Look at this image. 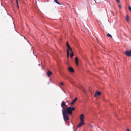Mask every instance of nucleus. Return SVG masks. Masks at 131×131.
<instances>
[{"label": "nucleus", "instance_id": "nucleus-1", "mask_svg": "<svg viewBox=\"0 0 131 131\" xmlns=\"http://www.w3.org/2000/svg\"><path fill=\"white\" fill-rule=\"evenodd\" d=\"M75 109L74 107L70 106L67 107L66 109L65 108L63 110L66 113L69 115H71L72 114V111L74 110Z\"/></svg>", "mask_w": 131, "mask_h": 131}, {"label": "nucleus", "instance_id": "nucleus-2", "mask_svg": "<svg viewBox=\"0 0 131 131\" xmlns=\"http://www.w3.org/2000/svg\"><path fill=\"white\" fill-rule=\"evenodd\" d=\"M63 117L64 120L65 122H66L69 120V118L68 117V114L66 113L63 110H62Z\"/></svg>", "mask_w": 131, "mask_h": 131}, {"label": "nucleus", "instance_id": "nucleus-3", "mask_svg": "<svg viewBox=\"0 0 131 131\" xmlns=\"http://www.w3.org/2000/svg\"><path fill=\"white\" fill-rule=\"evenodd\" d=\"M125 54L128 57L131 56V49L130 51H126L125 52Z\"/></svg>", "mask_w": 131, "mask_h": 131}, {"label": "nucleus", "instance_id": "nucleus-4", "mask_svg": "<svg viewBox=\"0 0 131 131\" xmlns=\"http://www.w3.org/2000/svg\"><path fill=\"white\" fill-rule=\"evenodd\" d=\"M84 119V115L83 114H82L80 115V119L81 121L83 122Z\"/></svg>", "mask_w": 131, "mask_h": 131}, {"label": "nucleus", "instance_id": "nucleus-5", "mask_svg": "<svg viewBox=\"0 0 131 131\" xmlns=\"http://www.w3.org/2000/svg\"><path fill=\"white\" fill-rule=\"evenodd\" d=\"M66 106V105L65 103L64 102H63L61 104V106L62 108V110H65V108H64V107Z\"/></svg>", "mask_w": 131, "mask_h": 131}, {"label": "nucleus", "instance_id": "nucleus-6", "mask_svg": "<svg viewBox=\"0 0 131 131\" xmlns=\"http://www.w3.org/2000/svg\"><path fill=\"white\" fill-rule=\"evenodd\" d=\"M101 93L100 92L96 91L94 95V96L95 97H96L97 96H99L101 95Z\"/></svg>", "mask_w": 131, "mask_h": 131}, {"label": "nucleus", "instance_id": "nucleus-7", "mask_svg": "<svg viewBox=\"0 0 131 131\" xmlns=\"http://www.w3.org/2000/svg\"><path fill=\"white\" fill-rule=\"evenodd\" d=\"M81 122V123L78 125L77 127H80L84 124V123H83V122Z\"/></svg>", "mask_w": 131, "mask_h": 131}, {"label": "nucleus", "instance_id": "nucleus-8", "mask_svg": "<svg viewBox=\"0 0 131 131\" xmlns=\"http://www.w3.org/2000/svg\"><path fill=\"white\" fill-rule=\"evenodd\" d=\"M69 70L71 72H74V69L71 67H69L68 68Z\"/></svg>", "mask_w": 131, "mask_h": 131}, {"label": "nucleus", "instance_id": "nucleus-9", "mask_svg": "<svg viewBox=\"0 0 131 131\" xmlns=\"http://www.w3.org/2000/svg\"><path fill=\"white\" fill-rule=\"evenodd\" d=\"M52 74V73L49 70H48L47 72V75L48 77H50Z\"/></svg>", "mask_w": 131, "mask_h": 131}, {"label": "nucleus", "instance_id": "nucleus-10", "mask_svg": "<svg viewBox=\"0 0 131 131\" xmlns=\"http://www.w3.org/2000/svg\"><path fill=\"white\" fill-rule=\"evenodd\" d=\"M75 61L76 65L78 66V65L79 60H78V58L77 57H76L75 58Z\"/></svg>", "mask_w": 131, "mask_h": 131}, {"label": "nucleus", "instance_id": "nucleus-11", "mask_svg": "<svg viewBox=\"0 0 131 131\" xmlns=\"http://www.w3.org/2000/svg\"><path fill=\"white\" fill-rule=\"evenodd\" d=\"M77 99V98H75L73 100V101L70 103L71 105H72L74 104L75 101H76Z\"/></svg>", "mask_w": 131, "mask_h": 131}, {"label": "nucleus", "instance_id": "nucleus-12", "mask_svg": "<svg viewBox=\"0 0 131 131\" xmlns=\"http://www.w3.org/2000/svg\"><path fill=\"white\" fill-rule=\"evenodd\" d=\"M67 57L68 58L69 56V50L68 49H67Z\"/></svg>", "mask_w": 131, "mask_h": 131}, {"label": "nucleus", "instance_id": "nucleus-13", "mask_svg": "<svg viewBox=\"0 0 131 131\" xmlns=\"http://www.w3.org/2000/svg\"><path fill=\"white\" fill-rule=\"evenodd\" d=\"M74 54L73 51H72V52H71V54L70 55V57L71 58H72L73 56H74Z\"/></svg>", "mask_w": 131, "mask_h": 131}, {"label": "nucleus", "instance_id": "nucleus-14", "mask_svg": "<svg viewBox=\"0 0 131 131\" xmlns=\"http://www.w3.org/2000/svg\"><path fill=\"white\" fill-rule=\"evenodd\" d=\"M54 0V2H56V3L57 4H58L59 5H61V4H60V3L58 2V1H57V0Z\"/></svg>", "mask_w": 131, "mask_h": 131}, {"label": "nucleus", "instance_id": "nucleus-15", "mask_svg": "<svg viewBox=\"0 0 131 131\" xmlns=\"http://www.w3.org/2000/svg\"><path fill=\"white\" fill-rule=\"evenodd\" d=\"M126 19L128 21H129L128 16V15H127L126 16Z\"/></svg>", "mask_w": 131, "mask_h": 131}, {"label": "nucleus", "instance_id": "nucleus-16", "mask_svg": "<svg viewBox=\"0 0 131 131\" xmlns=\"http://www.w3.org/2000/svg\"><path fill=\"white\" fill-rule=\"evenodd\" d=\"M107 36L109 37H110L111 38H112V36L109 33H108L107 34Z\"/></svg>", "mask_w": 131, "mask_h": 131}, {"label": "nucleus", "instance_id": "nucleus-17", "mask_svg": "<svg viewBox=\"0 0 131 131\" xmlns=\"http://www.w3.org/2000/svg\"><path fill=\"white\" fill-rule=\"evenodd\" d=\"M68 48L69 49V50L70 51H71V52H72V48H71V47L70 46H69V47H68Z\"/></svg>", "mask_w": 131, "mask_h": 131}, {"label": "nucleus", "instance_id": "nucleus-18", "mask_svg": "<svg viewBox=\"0 0 131 131\" xmlns=\"http://www.w3.org/2000/svg\"><path fill=\"white\" fill-rule=\"evenodd\" d=\"M66 45L68 48L70 46L68 41L67 42Z\"/></svg>", "mask_w": 131, "mask_h": 131}, {"label": "nucleus", "instance_id": "nucleus-19", "mask_svg": "<svg viewBox=\"0 0 131 131\" xmlns=\"http://www.w3.org/2000/svg\"><path fill=\"white\" fill-rule=\"evenodd\" d=\"M117 2L118 3H119L120 2L119 0H116Z\"/></svg>", "mask_w": 131, "mask_h": 131}, {"label": "nucleus", "instance_id": "nucleus-20", "mask_svg": "<svg viewBox=\"0 0 131 131\" xmlns=\"http://www.w3.org/2000/svg\"><path fill=\"white\" fill-rule=\"evenodd\" d=\"M60 84L62 85H63V83H62V82H61V83H60Z\"/></svg>", "mask_w": 131, "mask_h": 131}, {"label": "nucleus", "instance_id": "nucleus-21", "mask_svg": "<svg viewBox=\"0 0 131 131\" xmlns=\"http://www.w3.org/2000/svg\"><path fill=\"white\" fill-rule=\"evenodd\" d=\"M16 1L17 4H18V0H16Z\"/></svg>", "mask_w": 131, "mask_h": 131}, {"label": "nucleus", "instance_id": "nucleus-22", "mask_svg": "<svg viewBox=\"0 0 131 131\" xmlns=\"http://www.w3.org/2000/svg\"><path fill=\"white\" fill-rule=\"evenodd\" d=\"M17 5L18 8H19V6H18V4H17Z\"/></svg>", "mask_w": 131, "mask_h": 131}, {"label": "nucleus", "instance_id": "nucleus-23", "mask_svg": "<svg viewBox=\"0 0 131 131\" xmlns=\"http://www.w3.org/2000/svg\"><path fill=\"white\" fill-rule=\"evenodd\" d=\"M119 8H121V5H119Z\"/></svg>", "mask_w": 131, "mask_h": 131}, {"label": "nucleus", "instance_id": "nucleus-24", "mask_svg": "<svg viewBox=\"0 0 131 131\" xmlns=\"http://www.w3.org/2000/svg\"><path fill=\"white\" fill-rule=\"evenodd\" d=\"M127 131H130L128 129H127Z\"/></svg>", "mask_w": 131, "mask_h": 131}, {"label": "nucleus", "instance_id": "nucleus-25", "mask_svg": "<svg viewBox=\"0 0 131 131\" xmlns=\"http://www.w3.org/2000/svg\"><path fill=\"white\" fill-rule=\"evenodd\" d=\"M84 93H86V92H85V91H84Z\"/></svg>", "mask_w": 131, "mask_h": 131}, {"label": "nucleus", "instance_id": "nucleus-26", "mask_svg": "<svg viewBox=\"0 0 131 131\" xmlns=\"http://www.w3.org/2000/svg\"><path fill=\"white\" fill-rule=\"evenodd\" d=\"M77 129H76L74 130V131H76Z\"/></svg>", "mask_w": 131, "mask_h": 131}, {"label": "nucleus", "instance_id": "nucleus-27", "mask_svg": "<svg viewBox=\"0 0 131 131\" xmlns=\"http://www.w3.org/2000/svg\"><path fill=\"white\" fill-rule=\"evenodd\" d=\"M24 38H25V37H24Z\"/></svg>", "mask_w": 131, "mask_h": 131}]
</instances>
